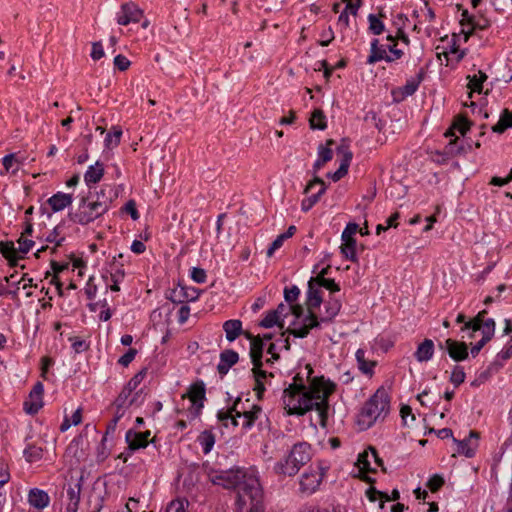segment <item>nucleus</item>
Here are the masks:
<instances>
[{"label": "nucleus", "mask_w": 512, "mask_h": 512, "mask_svg": "<svg viewBox=\"0 0 512 512\" xmlns=\"http://www.w3.org/2000/svg\"><path fill=\"white\" fill-rule=\"evenodd\" d=\"M81 494L80 480L73 484H69L67 488L68 502L66 504L65 512H77Z\"/></svg>", "instance_id": "aec40b11"}, {"label": "nucleus", "mask_w": 512, "mask_h": 512, "mask_svg": "<svg viewBox=\"0 0 512 512\" xmlns=\"http://www.w3.org/2000/svg\"><path fill=\"white\" fill-rule=\"evenodd\" d=\"M236 512H264L263 490L257 477H249L237 493Z\"/></svg>", "instance_id": "39448f33"}, {"label": "nucleus", "mask_w": 512, "mask_h": 512, "mask_svg": "<svg viewBox=\"0 0 512 512\" xmlns=\"http://www.w3.org/2000/svg\"><path fill=\"white\" fill-rule=\"evenodd\" d=\"M346 3L344 11L339 15L338 21L345 27L349 26V14L356 16L362 0H342Z\"/></svg>", "instance_id": "cd10ccee"}, {"label": "nucleus", "mask_w": 512, "mask_h": 512, "mask_svg": "<svg viewBox=\"0 0 512 512\" xmlns=\"http://www.w3.org/2000/svg\"><path fill=\"white\" fill-rule=\"evenodd\" d=\"M112 198L101 189L96 195L83 197L77 209L69 214L70 220L80 225H87L104 215L111 207Z\"/></svg>", "instance_id": "f03ea898"}, {"label": "nucleus", "mask_w": 512, "mask_h": 512, "mask_svg": "<svg viewBox=\"0 0 512 512\" xmlns=\"http://www.w3.org/2000/svg\"><path fill=\"white\" fill-rule=\"evenodd\" d=\"M386 49L390 52L387 57V62H394L402 58L404 54L401 49H397V43L388 45Z\"/></svg>", "instance_id": "13d9d810"}, {"label": "nucleus", "mask_w": 512, "mask_h": 512, "mask_svg": "<svg viewBox=\"0 0 512 512\" xmlns=\"http://www.w3.org/2000/svg\"><path fill=\"white\" fill-rule=\"evenodd\" d=\"M319 288L320 287L317 286L315 278L312 277L308 282L307 291V306L309 314L303 319V322L300 325L294 323L293 328L287 329V332L290 335L298 338H304L309 334L311 329L319 327L318 317L313 311L318 308L323 301Z\"/></svg>", "instance_id": "20e7f679"}, {"label": "nucleus", "mask_w": 512, "mask_h": 512, "mask_svg": "<svg viewBox=\"0 0 512 512\" xmlns=\"http://www.w3.org/2000/svg\"><path fill=\"white\" fill-rule=\"evenodd\" d=\"M299 294H300V289L295 285H293L290 288H285V290H284L285 301L288 304L292 305V303H294L297 300Z\"/></svg>", "instance_id": "6e6d98bb"}, {"label": "nucleus", "mask_w": 512, "mask_h": 512, "mask_svg": "<svg viewBox=\"0 0 512 512\" xmlns=\"http://www.w3.org/2000/svg\"><path fill=\"white\" fill-rule=\"evenodd\" d=\"M143 17V11L133 2L121 6L117 14V23L126 26L130 23H138Z\"/></svg>", "instance_id": "9b49d317"}, {"label": "nucleus", "mask_w": 512, "mask_h": 512, "mask_svg": "<svg viewBox=\"0 0 512 512\" xmlns=\"http://www.w3.org/2000/svg\"><path fill=\"white\" fill-rule=\"evenodd\" d=\"M355 357H356V361H357L359 370L363 374L371 377L374 373V367L376 366V361L367 359L366 351L363 349H358L356 351Z\"/></svg>", "instance_id": "bb28decb"}, {"label": "nucleus", "mask_w": 512, "mask_h": 512, "mask_svg": "<svg viewBox=\"0 0 512 512\" xmlns=\"http://www.w3.org/2000/svg\"><path fill=\"white\" fill-rule=\"evenodd\" d=\"M315 186H319L317 193L312 194L302 200L301 209L303 212L309 211L319 201L320 197L326 190L324 181L321 178L315 176L314 179L307 184L304 193L308 194Z\"/></svg>", "instance_id": "f8f14e48"}, {"label": "nucleus", "mask_w": 512, "mask_h": 512, "mask_svg": "<svg viewBox=\"0 0 512 512\" xmlns=\"http://www.w3.org/2000/svg\"><path fill=\"white\" fill-rule=\"evenodd\" d=\"M445 346L449 356L455 361H463L468 357V348L464 342L447 339Z\"/></svg>", "instance_id": "dca6fc26"}, {"label": "nucleus", "mask_w": 512, "mask_h": 512, "mask_svg": "<svg viewBox=\"0 0 512 512\" xmlns=\"http://www.w3.org/2000/svg\"><path fill=\"white\" fill-rule=\"evenodd\" d=\"M238 353L232 349H227L221 352L220 361L217 365L219 374L225 375L229 369L238 362Z\"/></svg>", "instance_id": "412c9836"}, {"label": "nucleus", "mask_w": 512, "mask_h": 512, "mask_svg": "<svg viewBox=\"0 0 512 512\" xmlns=\"http://www.w3.org/2000/svg\"><path fill=\"white\" fill-rule=\"evenodd\" d=\"M338 155L341 156L340 165L349 169L353 154L347 145H340L337 148Z\"/></svg>", "instance_id": "49530a36"}, {"label": "nucleus", "mask_w": 512, "mask_h": 512, "mask_svg": "<svg viewBox=\"0 0 512 512\" xmlns=\"http://www.w3.org/2000/svg\"><path fill=\"white\" fill-rule=\"evenodd\" d=\"M334 144V141L332 139H329L326 141V146L320 145L318 147V157L321 159L322 162H329L333 157V152L330 148L331 145Z\"/></svg>", "instance_id": "09e8293b"}, {"label": "nucleus", "mask_w": 512, "mask_h": 512, "mask_svg": "<svg viewBox=\"0 0 512 512\" xmlns=\"http://www.w3.org/2000/svg\"><path fill=\"white\" fill-rule=\"evenodd\" d=\"M248 403V399L242 402L240 398H237L232 405V410L235 411L237 419H243L241 425L245 430L250 429L262 413V408L259 405L251 404L249 407H246Z\"/></svg>", "instance_id": "1a4fd4ad"}, {"label": "nucleus", "mask_w": 512, "mask_h": 512, "mask_svg": "<svg viewBox=\"0 0 512 512\" xmlns=\"http://www.w3.org/2000/svg\"><path fill=\"white\" fill-rule=\"evenodd\" d=\"M463 329H471L473 332L481 331L482 339L490 341L495 332V321L492 318L485 320L482 324L465 323Z\"/></svg>", "instance_id": "6ab92c4d"}, {"label": "nucleus", "mask_w": 512, "mask_h": 512, "mask_svg": "<svg viewBox=\"0 0 512 512\" xmlns=\"http://www.w3.org/2000/svg\"><path fill=\"white\" fill-rule=\"evenodd\" d=\"M311 457V446L307 442L296 443L289 454L275 464L274 470L278 475L294 476L311 460Z\"/></svg>", "instance_id": "423d86ee"}, {"label": "nucleus", "mask_w": 512, "mask_h": 512, "mask_svg": "<svg viewBox=\"0 0 512 512\" xmlns=\"http://www.w3.org/2000/svg\"><path fill=\"white\" fill-rule=\"evenodd\" d=\"M372 458L369 449L364 450L358 455L356 467L358 469V477L367 483H374L375 480L367 476L368 472H376V467L372 466Z\"/></svg>", "instance_id": "ddd939ff"}, {"label": "nucleus", "mask_w": 512, "mask_h": 512, "mask_svg": "<svg viewBox=\"0 0 512 512\" xmlns=\"http://www.w3.org/2000/svg\"><path fill=\"white\" fill-rule=\"evenodd\" d=\"M307 386L301 373H297L293 382L283 392V405L289 415H304L310 410H316L318 424L326 428L328 421V398L334 392L336 385L321 377L311 378L313 372L310 365L305 366Z\"/></svg>", "instance_id": "f257e3e1"}, {"label": "nucleus", "mask_w": 512, "mask_h": 512, "mask_svg": "<svg viewBox=\"0 0 512 512\" xmlns=\"http://www.w3.org/2000/svg\"><path fill=\"white\" fill-rule=\"evenodd\" d=\"M43 406V397L33 393H29L27 400L24 402V410L30 415L36 414Z\"/></svg>", "instance_id": "2f4dec72"}, {"label": "nucleus", "mask_w": 512, "mask_h": 512, "mask_svg": "<svg viewBox=\"0 0 512 512\" xmlns=\"http://www.w3.org/2000/svg\"><path fill=\"white\" fill-rule=\"evenodd\" d=\"M274 312H277V315L281 318V322H284V318L292 312L296 317H299V315L302 313V307L299 305H286L284 303H281L278 305L276 309L273 310Z\"/></svg>", "instance_id": "4c0bfd02"}, {"label": "nucleus", "mask_w": 512, "mask_h": 512, "mask_svg": "<svg viewBox=\"0 0 512 512\" xmlns=\"http://www.w3.org/2000/svg\"><path fill=\"white\" fill-rule=\"evenodd\" d=\"M325 312L321 314L320 319H318L319 324L321 322H330L332 321L340 312L342 303L339 299L330 297L325 303Z\"/></svg>", "instance_id": "4be33fe9"}, {"label": "nucleus", "mask_w": 512, "mask_h": 512, "mask_svg": "<svg viewBox=\"0 0 512 512\" xmlns=\"http://www.w3.org/2000/svg\"><path fill=\"white\" fill-rule=\"evenodd\" d=\"M259 325L263 328H272L275 325H278L280 328H283L284 323L281 322V318L277 315V312L270 310L261 320Z\"/></svg>", "instance_id": "79ce46f5"}, {"label": "nucleus", "mask_w": 512, "mask_h": 512, "mask_svg": "<svg viewBox=\"0 0 512 512\" xmlns=\"http://www.w3.org/2000/svg\"><path fill=\"white\" fill-rule=\"evenodd\" d=\"M28 502L37 509H43L49 505L50 498L45 491L33 488L29 491Z\"/></svg>", "instance_id": "393cba45"}, {"label": "nucleus", "mask_w": 512, "mask_h": 512, "mask_svg": "<svg viewBox=\"0 0 512 512\" xmlns=\"http://www.w3.org/2000/svg\"><path fill=\"white\" fill-rule=\"evenodd\" d=\"M2 164L7 173L15 174L20 167V162L17 160L16 155L11 153L3 157Z\"/></svg>", "instance_id": "c03bdc74"}, {"label": "nucleus", "mask_w": 512, "mask_h": 512, "mask_svg": "<svg viewBox=\"0 0 512 512\" xmlns=\"http://www.w3.org/2000/svg\"><path fill=\"white\" fill-rule=\"evenodd\" d=\"M147 369L144 368L141 371H139L137 374H135L129 382L126 384V387L129 388L131 391H135L140 383L143 381L144 377L146 376Z\"/></svg>", "instance_id": "864d4df0"}, {"label": "nucleus", "mask_w": 512, "mask_h": 512, "mask_svg": "<svg viewBox=\"0 0 512 512\" xmlns=\"http://www.w3.org/2000/svg\"><path fill=\"white\" fill-rule=\"evenodd\" d=\"M132 392L133 391L125 386L115 399L114 406L119 408H129L134 404H138V399H130Z\"/></svg>", "instance_id": "473e14b6"}, {"label": "nucleus", "mask_w": 512, "mask_h": 512, "mask_svg": "<svg viewBox=\"0 0 512 512\" xmlns=\"http://www.w3.org/2000/svg\"><path fill=\"white\" fill-rule=\"evenodd\" d=\"M27 462H36L43 457V449L36 445H28L23 452Z\"/></svg>", "instance_id": "37998d69"}, {"label": "nucleus", "mask_w": 512, "mask_h": 512, "mask_svg": "<svg viewBox=\"0 0 512 512\" xmlns=\"http://www.w3.org/2000/svg\"><path fill=\"white\" fill-rule=\"evenodd\" d=\"M104 175V166L97 161L94 165L88 167L84 174V180L87 185L98 183Z\"/></svg>", "instance_id": "c756f323"}, {"label": "nucleus", "mask_w": 512, "mask_h": 512, "mask_svg": "<svg viewBox=\"0 0 512 512\" xmlns=\"http://www.w3.org/2000/svg\"><path fill=\"white\" fill-rule=\"evenodd\" d=\"M205 395L206 388L203 381H197L190 385L187 392V397L192 403L190 411L194 417L200 415L201 410L204 407Z\"/></svg>", "instance_id": "9d476101"}, {"label": "nucleus", "mask_w": 512, "mask_h": 512, "mask_svg": "<svg viewBox=\"0 0 512 512\" xmlns=\"http://www.w3.org/2000/svg\"><path fill=\"white\" fill-rule=\"evenodd\" d=\"M192 280L198 284L205 283L207 275L204 269L199 267H193L190 272Z\"/></svg>", "instance_id": "4d7b16f0"}, {"label": "nucleus", "mask_w": 512, "mask_h": 512, "mask_svg": "<svg viewBox=\"0 0 512 512\" xmlns=\"http://www.w3.org/2000/svg\"><path fill=\"white\" fill-rule=\"evenodd\" d=\"M423 76L424 71L421 69L415 77L407 80L406 84L403 87V94L406 96L414 94L418 89L420 83L422 82Z\"/></svg>", "instance_id": "58836bf2"}, {"label": "nucleus", "mask_w": 512, "mask_h": 512, "mask_svg": "<svg viewBox=\"0 0 512 512\" xmlns=\"http://www.w3.org/2000/svg\"><path fill=\"white\" fill-rule=\"evenodd\" d=\"M485 72L478 70L474 75H468V88L470 89L469 97H472V93H481L483 89V83L487 80Z\"/></svg>", "instance_id": "7c9ffc66"}, {"label": "nucleus", "mask_w": 512, "mask_h": 512, "mask_svg": "<svg viewBox=\"0 0 512 512\" xmlns=\"http://www.w3.org/2000/svg\"><path fill=\"white\" fill-rule=\"evenodd\" d=\"M149 436L150 431L135 432L133 430H129L126 433L125 439L130 450H138L140 448H145L148 445Z\"/></svg>", "instance_id": "a211bd4d"}, {"label": "nucleus", "mask_w": 512, "mask_h": 512, "mask_svg": "<svg viewBox=\"0 0 512 512\" xmlns=\"http://www.w3.org/2000/svg\"><path fill=\"white\" fill-rule=\"evenodd\" d=\"M115 259H116V257H114V261L111 264V270H110L111 282H121L124 278L125 272H124L122 265L117 266L115 264Z\"/></svg>", "instance_id": "603ef678"}, {"label": "nucleus", "mask_w": 512, "mask_h": 512, "mask_svg": "<svg viewBox=\"0 0 512 512\" xmlns=\"http://www.w3.org/2000/svg\"><path fill=\"white\" fill-rule=\"evenodd\" d=\"M137 350L130 348L124 355L118 359V363L123 367H127L135 358Z\"/></svg>", "instance_id": "052dcab7"}, {"label": "nucleus", "mask_w": 512, "mask_h": 512, "mask_svg": "<svg viewBox=\"0 0 512 512\" xmlns=\"http://www.w3.org/2000/svg\"><path fill=\"white\" fill-rule=\"evenodd\" d=\"M358 229V224L348 223L342 232L341 239H355L354 235L357 233Z\"/></svg>", "instance_id": "680f3d73"}, {"label": "nucleus", "mask_w": 512, "mask_h": 512, "mask_svg": "<svg viewBox=\"0 0 512 512\" xmlns=\"http://www.w3.org/2000/svg\"><path fill=\"white\" fill-rule=\"evenodd\" d=\"M123 210L130 214L131 218L133 220H138L139 219V213L137 211V208H136V203L134 202V200H129L125 206L123 207Z\"/></svg>", "instance_id": "774afa93"}, {"label": "nucleus", "mask_w": 512, "mask_h": 512, "mask_svg": "<svg viewBox=\"0 0 512 512\" xmlns=\"http://www.w3.org/2000/svg\"><path fill=\"white\" fill-rule=\"evenodd\" d=\"M385 15L380 12L379 16L375 14H369L368 15V22H369V31L374 35H380L384 29V23L380 18H384Z\"/></svg>", "instance_id": "c9c22d12"}, {"label": "nucleus", "mask_w": 512, "mask_h": 512, "mask_svg": "<svg viewBox=\"0 0 512 512\" xmlns=\"http://www.w3.org/2000/svg\"><path fill=\"white\" fill-rule=\"evenodd\" d=\"M244 335L250 339V357L253 366L257 367L258 363L262 362L264 342L260 336H253L248 332L244 333Z\"/></svg>", "instance_id": "f3484780"}, {"label": "nucleus", "mask_w": 512, "mask_h": 512, "mask_svg": "<svg viewBox=\"0 0 512 512\" xmlns=\"http://www.w3.org/2000/svg\"><path fill=\"white\" fill-rule=\"evenodd\" d=\"M197 441L202 447L204 454H208L215 444V436L211 431L205 430L198 436Z\"/></svg>", "instance_id": "e433bc0d"}, {"label": "nucleus", "mask_w": 512, "mask_h": 512, "mask_svg": "<svg viewBox=\"0 0 512 512\" xmlns=\"http://www.w3.org/2000/svg\"><path fill=\"white\" fill-rule=\"evenodd\" d=\"M328 467L319 462L316 466H310L299 478V491L301 494L312 495L315 493L325 477Z\"/></svg>", "instance_id": "6e6552de"}, {"label": "nucleus", "mask_w": 512, "mask_h": 512, "mask_svg": "<svg viewBox=\"0 0 512 512\" xmlns=\"http://www.w3.org/2000/svg\"><path fill=\"white\" fill-rule=\"evenodd\" d=\"M188 501L185 499H175L171 501L164 512H187Z\"/></svg>", "instance_id": "3c124183"}, {"label": "nucleus", "mask_w": 512, "mask_h": 512, "mask_svg": "<svg viewBox=\"0 0 512 512\" xmlns=\"http://www.w3.org/2000/svg\"><path fill=\"white\" fill-rule=\"evenodd\" d=\"M468 26H472V30H485L490 26V22L487 19L476 21L474 18H469Z\"/></svg>", "instance_id": "69168bd1"}, {"label": "nucleus", "mask_w": 512, "mask_h": 512, "mask_svg": "<svg viewBox=\"0 0 512 512\" xmlns=\"http://www.w3.org/2000/svg\"><path fill=\"white\" fill-rule=\"evenodd\" d=\"M512 127V112L504 109L500 115L499 121L492 127L495 133H503L506 129Z\"/></svg>", "instance_id": "f704fd0d"}, {"label": "nucleus", "mask_w": 512, "mask_h": 512, "mask_svg": "<svg viewBox=\"0 0 512 512\" xmlns=\"http://www.w3.org/2000/svg\"><path fill=\"white\" fill-rule=\"evenodd\" d=\"M249 477H256L252 472H248L244 469H230V470H219L210 471L209 479L215 484L222 486L225 489H235L237 493L241 490L242 485L248 481Z\"/></svg>", "instance_id": "0eeeda50"}, {"label": "nucleus", "mask_w": 512, "mask_h": 512, "mask_svg": "<svg viewBox=\"0 0 512 512\" xmlns=\"http://www.w3.org/2000/svg\"><path fill=\"white\" fill-rule=\"evenodd\" d=\"M390 411V397L388 392L380 387L367 400L358 415V425L365 430L378 420H383Z\"/></svg>", "instance_id": "7ed1b4c3"}, {"label": "nucleus", "mask_w": 512, "mask_h": 512, "mask_svg": "<svg viewBox=\"0 0 512 512\" xmlns=\"http://www.w3.org/2000/svg\"><path fill=\"white\" fill-rule=\"evenodd\" d=\"M314 278L316 280L317 286L323 287L332 293L340 291V286L333 279H329L326 277H314Z\"/></svg>", "instance_id": "de8ad7c7"}, {"label": "nucleus", "mask_w": 512, "mask_h": 512, "mask_svg": "<svg viewBox=\"0 0 512 512\" xmlns=\"http://www.w3.org/2000/svg\"><path fill=\"white\" fill-rule=\"evenodd\" d=\"M122 136V130L119 127H113V132H109L105 137V146L114 148L119 145Z\"/></svg>", "instance_id": "a18cd8bd"}, {"label": "nucleus", "mask_w": 512, "mask_h": 512, "mask_svg": "<svg viewBox=\"0 0 512 512\" xmlns=\"http://www.w3.org/2000/svg\"><path fill=\"white\" fill-rule=\"evenodd\" d=\"M0 252L5 258H10L17 250L13 242H0Z\"/></svg>", "instance_id": "0e129e2a"}, {"label": "nucleus", "mask_w": 512, "mask_h": 512, "mask_svg": "<svg viewBox=\"0 0 512 512\" xmlns=\"http://www.w3.org/2000/svg\"><path fill=\"white\" fill-rule=\"evenodd\" d=\"M47 202L53 212H59L72 204L73 197L71 194L58 192L52 195Z\"/></svg>", "instance_id": "5701e85b"}, {"label": "nucleus", "mask_w": 512, "mask_h": 512, "mask_svg": "<svg viewBox=\"0 0 512 512\" xmlns=\"http://www.w3.org/2000/svg\"><path fill=\"white\" fill-rule=\"evenodd\" d=\"M341 245V253L343 256L350 260L351 262H357V254H356V240L355 239H342Z\"/></svg>", "instance_id": "72a5a7b5"}, {"label": "nucleus", "mask_w": 512, "mask_h": 512, "mask_svg": "<svg viewBox=\"0 0 512 512\" xmlns=\"http://www.w3.org/2000/svg\"><path fill=\"white\" fill-rule=\"evenodd\" d=\"M450 381L457 387L465 381V372L462 367L455 366L452 370Z\"/></svg>", "instance_id": "5fc2aeb1"}, {"label": "nucleus", "mask_w": 512, "mask_h": 512, "mask_svg": "<svg viewBox=\"0 0 512 512\" xmlns=\"http://www.w3.org/2000/svg\"><path fill=\"white\" fill-rule=\"evenodd\" d=\"M130 64H131L130 61L124 55L119 54V55L115 56V58H114V65L120 71L127 70L129 68Z\"/></svg>", "instance_id": "338daca9"}, {"label": "nucleus", "mask_w": 512, "mask_h": 512, "mask_svg": "<svg viewBox=\"0 0 512 512\" xmlns=\"http://www.w3.org/2000/svg\"><path fill=\"white\" fill-rule=\"evenodd\" d=\"M387 57L388 54L386 47L380 45L378 39H373L370 45V55L368 56L366 63L372 65L382 60L387 62Z\"/></svg>", "instance_id": "b1692460"}, {"label": "nucleus", "mask_w": 512, "mask_h": 512, "mask_svg": "<svg viewBox=\"0 0 512 512\" xmlns=\"http://www.w3.org/2000/svg\"><path fill=\"white\" fill-rule=\"evenodd\" d=\"M200 296V290L193 287L179 286L170 291L168 299L173 303L196 301Z\"/></svg>", "instance_id": "4468645a"}, {"label": "nucleus", "mask_w": 512, "mask_h": 512, "mask_svg": "<svg viewBox=\"0 0 512 512\" xmlns=\"http://www.w3.org/2000/svg\"><path fill=\"white\" fill-rule=\"evenodd\" d=\"M285 240H287L285 236L282 234L278 235L267 249V257H272L274 252L283 245Z\"/></svg>", "instance_id": "e2e57ef3"}, {"label": "nucleus", "mask_w": 512, "mask_h": 512, "mask_svg": "<svg viewBox=\"0 0 512 512\" xmlns=\"http://www.w3.org/2000/svg\"><path fill=\"white\" fill-rule=\"evenodd\" d=\"M477 440L478 433L475 431H470L469 437L463 440L454 439L457 444V452L469 458L473 457L477 447Z\"/></svg>", "instance_id": "2eb2a0df"}, {"label": "nucleus", "mask_w": 512, "mask_h": 512, "mask_svg": "<svg viewBox=\"0 0 512 512\" xmlns=\"http://www.w3.org/2000/svg\"><path fill=\"white\" fill-rule=\"evenodd\" d=\"M217 417H218L219 421L224 423V425H227L226 421H228V420H230L232 425L235 427L239 425V422L236 417V413H235V411L232 410V407H230L226 411H224V410L218 411Z\"/></svg>", "instance_id": "8fccbe9b"}, {"label": "nucleus", "mask_w": 512, "mask_h": 512, "mask_svg": "<svg viewBox=\"0 0 512 512\" xmlns=\"http://www.w3.org/2000/svg\"><path fill=\"white\" fill-rule=\"evenodd\" d=\"M226 339L233 342L239 335L243 333L242 322L238 319L227 320L223 323Z\"/></svg>", "instance_id": "c85d7f7f"}, {"label": "nucleus", "mask_w": 512, "mask_h": 512, "mask_svg": "<svg viewBox=\"0 0 512 512\" xmlns=\"http://www.w3.org/2000/svg\"><path fill=\"white\" fill-rule=\"evenodd\" d=\"M470 128V122L464 117H458L453 123L452 127L445 132V137L454 135V131L457 130L461 135H465Z\"/></svg>", "instance_id": "ea45409f"}, {"label": "nucleus", "mask_w": 512, "mask_h": 512, "mask_svg": "<svg viewBox=\"0 0 512 512\" xmlns=\"http://www.w3.org/2000/svg\"><path fill=\"white\" fill-rule=\"evenodd\" d=\"M312 129L324 130L326 128V117L321 109H315L309 120Z\"/></svg>", "instance_id": "a19ab883"}, {"label": "nucleus", "mask_w": 512, "mask_h": 512, "mask_svg": "<svg viewBox=\"0 0 512 512\" xmlns=\"http://www.w3.org/2000/svg\"><path fill=\"white\" fill-rule=\"evenodd\" d=\"M443 484L444 479L440 475L435 474L428 480L427 486L432 492H436L443 486Z\"/></svg>", "instance_id": "bf43d9fd"}, {"label": "nucleus", "mask_w": 512, "mask_h": 512, "mask_svg": "<svg viewBox=\"0 0 512 512\" xmlns=\"http://www.w3.org/2000/svg\"><path fill=\"white\" fill-rule=\"evenodd\" d=\"M433 354L434 342L431 339H425L418 345L414 356L418 362H427L433 357Z\"/></svg>", "instance_id": "a878e982"}]
</instances>
